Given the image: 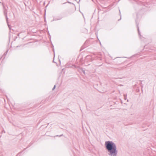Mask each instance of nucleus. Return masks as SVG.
<instances>
[{"label": "nucleus", "instance_id": "nucleus-2", "mask_svg": "<svg viewBox=\"0 0 156 156\" xmlns=\"http://www.w3.org/2000/svg\"><path fill=\"white\" fill-rule=\"evenodd\" d=\"M3 9H4V13L5 14V18L6 20V22L7 23H8V18L7 16V10L5 9V6H3Z\"/></svg>", "mask_w": 156, "mask_h": 156}, {"label": "nucleus", "instance_id": "nucleus-6", "mask_svg": "<svg viewBox=\"0 0 156 156\" xmlns=\"http://www.w3.org/2000/svg\"><path fill=\"white\" fill-rule=\"evenodd\" d=\"M124 97L125 100H126V98L127 95H126L124 94Z\"/></svg>", "mask_w": 156, "mask_h": 156}, {"label": "nucleus", "instance_id": "nucleus-5", "mask_svg": "<svg viewBox=\"0 0 156 156\" xmlns=\"http://www.w3.org/2000/svg\"><path fill=\"white\" fill-rule=\"evenodd\" d=\"M80 69V70H81L83 72V73H84V74H85V71L84 70H83V69Z\"/></svg>", "mask_w": 156, "mask_h": 156}, {"label": "nucleus", "instance_id": "nucleus-8", "mask_svg": "<svg viewBox=\"0 0 156 156\" xmlns=\"http://www.w3.org/2000/svg\"><path fill=\"white\" fill-rule=\"evenodd\" d=\"M62 17H60V18H59V19H56L55 20H61L62 18Z\"/></svg>", "mask_w": 156, "mask_h": 156}, {"label": "nucleus", "instance_id": "nucleus-10", "mask_svg": "<svg viewBox=\"0 0 156 156\" xmlns=\"http://www.w3.org/2000/svg\"><path fill=\"white\" fill-rule=\"evenodd\" d=\"M119 13H120V10H119Z\"/></svg>", "mask_w": 156, "mask_h": 156}, {"label": "nucleus", "instance_id": "nucleus-3", "mask_svg": "<svg viewBox=\"0 0 156 156\" xmlns=\"http://www.w3.org/2000/svg\"><path fill=\"white\" fill-rule=\"evenodd\" d=\"M138 25H139L138 24H137L136 23V25H137V30H138V34L140 36V32L139 30V27H138Z\"/></svg>", "mask_w": 156, "mask_h": 156}, {"label": "nucleus", "instance_id": "nucleus-9", "mask_svg": "<svg viewBox=\"0 0 156 156\" xmlns=\"http://www.w3.org/2000/svg\"><path fill=\"white\" fill-rule=\"evenodd\" d=\"M99 58H100V60H101V57H99Z\"/></svg>", "mask_w": 156, "mask_h": 156}, {"label": "nucleus", "instance_id": "nucleus-11", "mask_svg": "<svg viewBox=\"0 0 156 156\" xmlns=\"http://www.w3.org/2000/svg\"><path fill=\"white\" fill-rule=\"evenodd\" d=\"M53 51L54 52V49H53Z\"/></svg>", "mask_w": 156, "mask_h": 156}, {"label": "nucleus", "instance_id": "nucleus-7", "mask_svg": "<svg viewBox=\"0 0 156 156\" xmlns=\"http://www.w3.org/2000/svg\"><path fill=\"white\" fill-rule=\"evenodd\" d=\"M55 87H56V85H55L53 87V88H52V90H54L55 89Z\"/></svg>", "mask_w": 156, "mask_h": 156}, {"label": "nucleus", "instance_id": "nucleus-13", "mask_svg": "<svg viewBox=\"0 0 156 156\" xmlns=\"http://www.w3.org/2000/svg\"><path fill=\"white\" fill-rule=\"evenodd\" d=\"M62 134L61 135V136H62Z\"/></svg>", "mask_w": 156, "mask_h": 156}, {"label": "nucleus", "instance_id": "nucleus-14", "mask_svg": "<svg viewBox=\"0 0 156 156\" xmlns=\"http://www.w3.org/2000/svg\"><path fill=\"white\" fill-rule=\"evenodd\" d=\"M79 0V2H80V0Z\"/></svg>", "mask_w": 156, "mask_h": 156}, {"label": "nucleus", "instance_id": "nucleus-1", "mask_svg": "<svg viewBox=\"0 0 156 156\" xmlns=\"http://www.w3.org/2000/svg\"><path fill=\"white\" fill-rule=\"evenodd\" d=\"M105 146L108 152V154L110 156H117L118 150L115 144L111 141L105 142Z\"/></svg>", "mask_w": 156, "mask_h": 156}, {"label": "nucleus", "instance_id": "nucleus-4", "mask_svg": "<svg viewBox=\"0 0 156 156\" xmlns=\"http://www.w3.org/2000/svg\"><path fill=\"white\" fill-rule=\"evenodd\" d=\"M8 51H9V50H8L6 51V52H5L4 53V55H5V56H4V58H5V56L6 55H7V53H8Z\"/></svg>", "mask_w": 156, "mask_h": 156}, {"label": "nucleus", "instance_id": "nucleus-12", "mask_svg": "<svg viewBox=\"0 0 156 156\" xmlns=\"http://www.w3.org/2000/svg\"><path fill=\"white\" fill-rule=\"evenodd\" d=\"M8 26L9 27V25H8Z\"/></svg>", "mask_w": 156, "mask_h": 156}]
</instances>
